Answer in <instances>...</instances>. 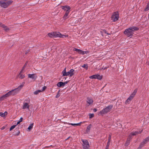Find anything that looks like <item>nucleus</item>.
Instances as JSON below:
<instances>
[{"label": "nucleus", "instance_id": "1", "mask_svg": "<svg viewBox=\"0 0 149 149\" xmlns=\"http://www.w3.org/2000/svg\"><path fill=\"white\" fill-rule=\"evenodd\" d=\"M138 28L135 26H132L126 29L124 31V33L127 36L129 37L132 35L134 32L139 30Z\"/></svg>", "mask_w": 149, "mask_h": 149}, {"label": "nucleus", "instance_id": "2", "mask_svg": "<svg viewBox=\"0 0 149 149\" xmlns=\"http://www.w3.org/2000/svg\"><path fill=\"white\" fill-rule=\"evenodd\" d=\"M143 130L141 131H135L134 132H132L131 134L128 136L127 138V140L125 142V144L126 146L128 145L130 143V141L132 138L133 136L136 135L137 134H140L142 132Z\"/></svg>", "mask_w": 149, "mask_h": 149}, {"label": "nucleus", "instance_id": "3", "mask_svg": "<svg viewBox=\"0 0 149 149\" xmlns=\"http://www.w3.org/2000/svg\"><path fill=\"white\" fill-rule=\"evenodd\" d=\"M23 87V85H21L17 88L12 90L8 92L7 93L9 97L11 95H16L19 92V91Z\"/></svg>", "mask_w": 149, "mask_h": 149}, {"label": "nucleus", "instance_id": "4", "mask_svg": "<svg viewBox=\"0 0 149 149\" xmlns=\"http://www.w3.org/2000/svg\"><path fill=\"white\" fill-rule=\"evenodd\" d=\"M11 0H0V6L3 8H6L12 3Z\"/></svg>", "mask_w": 149, "mask_h": 149}, {"label": "nucleus", "instance_id": "5", "mask_svg": "<svg viewBox=\"0 0 149 149\" xmlns=\"http://www.w3.org/2000/svg\"><path fill=\"white\" fill-rule=\"evenodd\" d=\"M113 107V105L111 104L109 105L106 108L104 109L102 111H100L99 113V115L103 116V115L108 113L111 111Z\"/></svg>", "mask_w": 149, "mask_h": 149}, {"label": "nucleus", "instance_id": "6", "mask_svg": "<svg viewBox=\"0 0 149 149\" xmlns=\"http://www.w3.org/2000/svg\"><path fill=\"white\" fill-rule=\"evenodd\" d=\"M74 70L73 69H71L68 72H66V68H65L62 71L63 75V76H69L72 77L74 74Z\"/></svg>", "mask_w": 149, "mask_h": 149}, {"label": "nucleus", "instance_id": "7", "mask_svg": "<svg viewBox=\"0 0 149 149\" xmlns=\"http://www.w3.org/2000/svg\"><path fill=\"white\" fill-rule=\"evenodd\" d=\"M119 13L118 12H114L111 16V19L113 22H116L118 19Z\"/></svg>", "mask_w": 149, "mask_h": 149}, {"label": "nucleus", "instance_id": "8", "mask_svg": "<svg viewBox=\"0 0 149 149\" xmlns=\"http://www.w3.org/2000/svg\"><path fill=\"white\" fill-rule=\"evenodd\" d=\"M83 142V148L84 149H88L89 147L88 141L86 140H82Z\"/></svg>", "mask_w": 149, "mask_h": 149}, {"label": "nucleus", "instance_id": "9", "mask_svg": "<svg viewBox=\"0 0 149 149\" xmlns=\"http://www.w3.org/2000/svg\"><path fill=\"white\" fill-rule=\"evenodd\" d=\"M54 37H60L62 38H64L65 37H68V35H62L60 32H54Z\"/></svg>", "mask_w": 149, "mask_h": 149}, {"label": "nucleus", "instance_id": "10", "mask_svg": "<svg viewBox=\"0 0 149 149\" xmlns=\"http://www.w3.org/2000/svg\"><path fill=\"white\" fill-rule=\"evenodd\" d=\"M74 51H75L78 53L80 54L84 55V54H87L88 53L87 51H83L81 50L74 48L73 49Z\"/></svg>", "mask_w": 149, "mask_h": 149}, {"label": "nucleus", "instance_id": "11", "mask_svg": "<svg viewBox=\"0 0 149 149\" xmlns=\"http://www.w3.org/2000/svg\"><path fill=\"white\" fill-rule=\"evenodd\" d=\"M89 78L91 79H97L99 80H101L102 78V77L100 74H96L90 76Z\"/></svg>", "mask_w": 149, "mask_h": 149}, {"label": "nucleus", "instance_id": "12", "mask_svg": "<svg viewBox=\"0 0 149 149\" xmlns=\"http://www.w3.org/2000/svg\"><path fill=\"white\" fill-rule=\"evenodd\" d=\"M28 77L33 81L35 80L37 77V75L36 74H29L28 75Z\"/></svg>", "mask_w": 149, "mask_h": 149}, {"label": "nucleus", "instance_id": "13", "mask_svg": "<svg viewBox=\"0 0 149 149\" xmlns=\"http://www.w3.org/2000/svg\"><path fill=\"white\" fill-rule=\"evenodd\" d=\"M26 63L25 64V65H24V66L23 67L22 69V70H21V71H20V72L19 73V78L20 79H23L25 77L24 75L22 74V72L24 70V69L26 65Z\"/></svg>", "mask_w": 149, "mask_h": 149}, {"label": "nucleus", "instance_id": "14", "mask_svg": "<svg viewBox=\"0 0 149 149\" xmlns=\"http://www.w3.org/2000/svg\"><path fill=\"white\" fill-rule=\"evenodd\" d=\"M62 8L65 11H66V12L69 11V10L70 9V7L68 6H62Z\"/></svg>", "mask_w": 149, "mask_h": 149}, {"label": "nucleus", "instance_id": "15", "mask_svg": "<svg viewBox=\"0 0 149 149\" xmlns=\"http://www.w3.org/2000/svg\"><path fill=\"white\" fill-rule=\"evenodd\" d=\"M29 105L28 103L24 102L22 106V108L23 109H29Z\"/></svg>", "mask_w": 149, "mask_h": 149}, {"label": "nucleus", "instance_id": "16", "mask_svg": "<svg viewBox=\"0 0 149 149\" xmlns=\"http://www.w3.org/2000/svg\"><path fill=\"white\" fill-rule=\"evenodd\" d=\"M9 97L7 93L3 95L0 97V101H2L4 100V99L7 97Z\"/></svg>", "mask_w": 149, "mask_h": 149}, {"label": "nucleus", "instance_id": "17", "mask_svg": "<svg viewBox=\"0 0 149 149\" xmlns=\"http://www.w3.org/2000/svg\"><path fill=\"white\" fill-rule=\"evenodd\" d=\"M7 114L8 113L7 111H5L4 113L0 112V116L3 118L6 117Z\"/></svg>", "mask_w": 149, "mask_h": 149}, {"label": "nucleus", "instance_id": "18", "mask_svg": "<svg viewBox=\"0 0 149 149\" xmlns=\"http://www.w3.org/2000/svg\"><path fill=\"white\" fill-rule=\"evenodd\" d=\"M87 102L89 104H90L93 103V100L92 98L88 97L87 98Z\"/></svg>", "mask_w": 149, "mask_h": 149}, {"label": "nucleus", "instance_id": "19", "mask_svg": "<svg viewBox=\"0 0 149 149\" xmlns=\"http://www.w3.org/2000/svg\"><path fill=\"white\" fill-rule=\"evenodd\" d=\"M147 143L146 142V141L144 139L143 141L141 143L139 147V148H142L144 146L145 144Z\"/></svg>", "mask_w": 149, "mask_h": 149}, {"label": "nucleus", "instance_id": "20", "mask_svg": "<svg viewBox=\"0 0 149 149\" xmlns=\"http://www.w3.org/2000/svg\"><path fill=\"white\" fill-rule=\"evenodd\" d=\"M63 82L61 81L59 82L57 84V86L58 87H61L62 86H64Z\"/></svg>", "mask_w": 149, "mask_h": 149}, {"label": "nucleus", "instance_id": "21", "mask_svg": "<svg viewBox=\"0 0 149 149\" xmlns=\"http://www.w3.org/2000/svg\"><path fill=\"white\" fill-rule=\"evenodd\" d=\"M54 32L49 33L48 34V36L50 38L54 37Z\"/></svg>", "mask_w": 149, "mask_h": 149}, {"label": "nucleus", "instance_id": "22", "mask_svg": "<svg viewBox=\"0 0 149 149\" xmlns=\"http://www.w3.org/2000/svg\"><path fill=\"white\" fill-rule=\"evenodd\" d=\"M69 13V11L66 12V13L63 17L64 19H66L67 18V17L68 16Z\"/></svg>", "mask_w": 149, "mask_h": 149}, {"label": "nucleus", "instance_id": "23", "mask_svg": "<svg viewBox=\"0 0 149 149\" xmlns=\"http://www.w3.org/2000/svg\"><path fill=\"white\" fill-rule=\"evenodd\" d=\"M2 27L6 31L9 30V28L4 25H2Z\"/></svg>", "mask_w": 149, "mask_h": 149}, {"label": "nucleus", "instance_id": "24", "mask_svg": "<svg viewBox=\"0 0 149 149\" xmlns=\"http://www.w3.org/2000/svg\"><path fill=\"white\" fill-rule=\"evenodd\" d=\"M101 34L102 36H103L104 35V33L107 34L108 35H110V34H109V33H107V31L105 30H103L102 31H101Z\"/></svg>", "mask_w": 149, "mask_h": 149}, {"label": "nucleus", "instance_id": "25", "mask_svg": "<svg viewBox=\"0 0 149 149\" xmlns=\"http://www.w3.org/2000/svg\"><path fill=\"white\" fill-rule=\"evenodd\" d=\"M92 125L91 124H90L87 127V129L86 130V132H88L89 131L90 129L92 126Z\"/></svg>", "mask_w": 149, "mask_h": 149}, {"label": "nucleus", "instance_id": "26", "mask_svg": "<svg viewBox=\"0 0 149 149\" xmlns=\"http://www.w3.org/2000/svg\"><path fill=\"white\" fill-rule=\"evenodd\" d=\"M81 67L84 68L86 70H87L88 69V66L87 64H84L83 65H81Z\"/></svg>", "mask_w": 149, "mask_h": 149}, {"label": "nucleus", "instance_id": "27", "mask_svg": "<svg viewBox=\"0 0 149 149\" xmlns=\"http://www.w3.org/2000/svg\"><path fill=\"white\" fill-rule=\"evenodd\" d=\"M33 123H31V124L29 126L28 128V129L29 130H31L32 128H33Z\"/></svg>", "mask_w": 149, "mask_h": 149}, {"label": "nucleus", "instance_id": "28", "mask_svg": "<svg viewBox=\"0 0 149 149\" xmlns=\"http://www.w3.org/2000/svg\"><path fill=\"white\" fill-rule=\"evenodd\" d=\"M134 95L133 94H131L130 96L128 98L129 100L131 101L133 99V97H134Z\"/></svg>", "mask_w": 149, "mask_h": 149}, {"label": "nucleus", "instance_id": "29", "mask_svg": "<svg viewBox=\"0 0 149 149\" xmlns=\"http://www.w3.org/2000/svg\"><path fill=\"white\" fill-rule=\"evenodd\" d=\"M42 91H41L40 90H39L37 91H35L34 93L35 95H37L40 92Z\"/></svg>", "mask_w": 149, "mask_h": 149}, {"label": "nucleus", "instance_id": "30", "mask_svg": "<svg viewBox=\"0 0 149 149\" xmlns=\"http://www.w3.org/2000/svg\"><path fill=\"white\" fill-rule=\"evenodd\" d=\"M110 143V142H109V141H108L107 146L106 147L105 149H108Z\"/></svg>", "mask_w": 149, "mask_h": 149}, {"label": "nucleus", "instance_id": "31", "mask_svg": "<svg viewBox=\"0 0 149 149\" xmlns=\"http://www.w3.org/2000/svg\"><path fill=\"white\" fill-rule=\"evenodd\" d=\"M149 10V4H148L146 8L145 9V11H147Z\"/></svg>", "mask_w": 149, "mask_h": 149}, {"label": "nucleus", "instance_id": "32", "mask_svg": "<svg viewBox=\"0 0 149 149\" xmlns=\"http://www.w3.org/2000/svg\"><path fill=\"white\" fill-rule=\"evenodd\" d=\"M16 126V125H13L10 128V131H11L12 130H13V129H14L15 126Z\"/></svg>", "mask_w": 149, "mask_h": 149}, {"label": "nucleus", "instance_id": "33", "mask_svg": "<svg viewBox=\"0 0 149 149\" xmlns=\"http://www.w3.org/2000/svg\"><path fill=\"white\" fill-rule=\"evenodd\" d=\"M89 118H91L94 116V114L93 113H92V114L90 113L89 114Z\"/></svg>", "mask_w": 149, "mask_h": 149}, {"label": "nucleus", "instance_id": "34", "mask_svg": "<svg viewBox=\"0 0 149 149\" xmlns=\"http://www.w3.org/2000/svg\"><path fill=\"white\" fill-rule=\"evenodd\" d=\"M131 101L129 100V99L128 98L126 101L125 103L126 104H128Z\"/></svg>", "mask_w": 149, "mask_h": 149}, {"label": "nucleus", "instance_id": "35", "mask_svg": "<svg viewBox=\"0 0 149 149\" xmlns=\"http://www.w3.org/2000/svg\"><path fill=\"white\" fill-rule=\"evenodd\" d=\"M111 135L109 134V136L108 138V141H109V142H111Z\"/></svg>", "mask_w": 149, "mask_h": 149}, {"label": "nucleus", "instance_id": "36", "mask_svg": "<svg viewBox=\"0 0 149 149\" xmlns=\"http://www.w3.org/2000/svg\"><path fill=\"white\" fill-rule=\"evenodd\" d=\"M144 140L147 143L148 141H149V136L144 139Z\"/></svg>", "mask_w": 149, "mask_h": 149}, {"label": "nucleus", "instance_id": "37", "mask_svg": "<svg viewBox=\"0 0 149 149\" xmlns=\"http://www.w3.org/2000/svg\"><path fill=\"white\" fill-rule=\"evenodd\" d=\"M59 91L58 92L57 94V95H56V98L60 96V95L59 93Z\"/></svg>", "mask_w": 149, "mask_h": 149}, {"label": "nucleus", "instance_id": "38", "mask_svg": "<svg viewBox=\"0 0 149 149\" xmlns=\"http://www.w3.org/2000/svg\"><path fill=\"white\" fill-rule=\"evenodd\" d=\"M136 92H137V90H135L132 94H134V96L136 94Z\"/></svg>", "mask_w": 149, "mask_h": 149}, {"label": "nucleus", "instance_id": "39", "mask_svg": "<svg viewBox=\"0 0 149 149\" xmlns=\"http://www.w3.org/2000/svg\"><path fill=\"white\" fill-rule=\"evenodd\" d=\"M82 123V122H80V123H76V125L80 126L81 125Z\"/></svg>", "mask_w": 149, "mask_h": 149}, {"label": "nucleus", "instance_id": "40", "mask_svg": "<svg viewBox=\"0 0 149 149\" xmlns=\"http://www.w3.org/2000/svg\"><path fill=\"white\" fill-rule=\"evenodd\" d=\"M107 67H105L104 68L103 67L102 68V69L103 70H105L107 69Z\"/></svg>", "mask_w": 149, "mask_h": 149}, {"label": "nucleus", "instance_id": "41", "mask_svg": "<svg viewBox=\"0 0 149 149\" xmlns=\"http://www.w3.org/2000/svg\"><path fill=\"white\" fill-rule=\"evenodd\" d=\"M46 86H44L42 88V91H43L44 90H45L46 89Z\"/></svg>", "mask_w": 149, "mask_h": 149}, {"label": "nucleus", "instance_id": "42", "mask_svg": "<svg viewBox=\"0 0 149 149\" xmlns=\"http://www.w3.org/2000/svg\"><path fill=\"white\" fill-rule=\"evenodd\" d=\"M70 125H71L72 126H75V125H76V123L75 124V123H74V124H73V123H70Z\"/></svg>", "mask_w": 149, "mask_h": 149}, {"label": "nucleus", "instance_id": "43", "mask_svg": "<svg viewBox=\"0 0 149 149\" xmlns=\"http://www.w3.org/2000/svg\"><path fill=\"white\" fill-rule=\"evenodd\" d=\"M22 120H23V118L22 117H21L20 119V120H19V121L21 122H22Z\"/></svg>", "mask_w": 149, "mask_h": 149}, {"label": "nucleus", "instance_id": "44", "mask_svg": "<svg viewBox=\"0 0 149 149\" xmlns=\"http://www.w3.org/2000/svg\"><path fill=\"white\" fill-rule=\"evenodd\" d=\"M63 85L64 86L65 84H66L68 83L67 81H65L64 82H63Z\"/></svg>", "mask_w": 149, "mask_h": 149}, {"label": "nucleus", "instance_id": "45", "mask_svg": "<svg viewBox=\"0 0 149 149\" xmlns=\"http://www.w3.org/2000/svg\"><path fill=\"white\" fill-rule=\"evenodd\" d=\"M97 111V110L96 109H93V111L94 112H95Z\"/></svg>", "mask_w": 149, "mask_h": 149}, {"label": "nucleus", "instance_id": "46", "mask_svg": "<svg viewBox=\"0 0 149 149\" xmlns=\"http://www.w3.org/2000/svg\"><path fill=\"white\" fill-rule=\"evenodd\" d=\"M20 123V122L19 121H18L17 122V125H18V124H19Z\"/></svg>", "mask_w": 149, "mask_h": 149}, {"label": "nucleus", "instance_id": "47", "mask_svg": "<svg viewBox=\"0 0 149 149\" xmlns=\"http://www.w3.org/2000/svg\"><path fill=\"white\" fill-rule=\"evenodd\" d=\"M2 25H3L0 22V26L2 27Z\"/></svg>", "mask_w": 149, "mask_h": 149}, {"label": "nucleus", "instance_id": "48", "mask_svg": "<svg viewBox=\"0 0 149 149\" xmlns=\"http://www.w3.org/2000/svg\"><path fill=\"white\" fill-rule=\"evenodd\" d=\"M82 122V123H85L86 122L85 121H84V122Z\"/></svg>", "mask_w": 149, "mask_h": 149}]
</instances>
